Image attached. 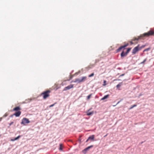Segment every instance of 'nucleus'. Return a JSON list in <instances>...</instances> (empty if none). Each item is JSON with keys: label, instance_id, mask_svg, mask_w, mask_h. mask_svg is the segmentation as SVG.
<instances>
[{"label": "nucleus", "instance_id": "f257e3e1", "mask_svg": "<svg viewBox=\"0 0 154 154\" xmlns=\"http://www.w3.org/2000/svg\"><path fill=\"white\" fill-rule=\"evenodd\" d=\"M50 92V91H47L42 93V94L43 95V97L44 99H46L49 96V93Z\"/></svg>", "mask_w": 154, "mask_h": 154}, {"label": "nucleus", "instance_id": "f03ea898", "mask_svg": "<svg viewBox=\"0 0 154 154\" xmlns=\"http://www.w3.org/2000/svg\"><path fill=\"white\" fill-rule=\"evenodd\" d=\"M30 122L29 119L26 118H23L21 122V124L25 125L26 124H28Z\"/></svg>", "mask_w": 154, "mask_h": 154}, {"label": "nucleus", "instance_id": "7ed1b4c3", "mask_svg": "<svg viewBox=\"0 0 154 154\" xmlns=\"http://www.w3.org/2000/svg\"><path fill=\"white\" fill-rule=\"evenodd\" d=\"M154 34V31H152V30H150V31H149V32H148L147 33H144L143 34V35L144 36H149L150 35H153Z\"/></svg>", "mask_w": 154, "mask_h": 154}, {"label": "nucleus", "instance_id": "20e7f679", "mask_svg": "<svg viewBox=\"0 0 154 154\" xmlns=\"http://www.w3.org/2000/svg\"><path fill=\"white\" fill-rule=\"evenodd\" d=\"M139 50V45H138L137 46L135 47L133 50L132 52V54H135Z\"/></svg>", "mask_w": 154, "mask_h": 154}, {"label": "nucleus", "instance_id": "39448f33", "mask_svg": "<svg viewBox=\"0 0 154 154\" xmlns=\"http://www.w3.org/2000/svg\"><path fill=\"white\" fill-rule=\"evenodd\" d=\"M73 85H70L66 87H65L64 89H63V91H66L67 90H69L71 88H73Z\"/></svg>", "mask_w": 154, "mask_h": 154}, {"label": "nucleus", "instance_id": "423d86ee", "mask_svg": "<svg viewBox=\"0 0 154 154\" xmlns=\"http://www.w3.org/2000/svg\"><path fill=\"white\" fill-rule=\"evenodd\" d=\"M128 45V44H127L126 45H125L124 46H122L121 47H119L117 50L118 51H119L121 50L122 48H124L126 47H127Z\"/></svg>", "mask_w": 154, "mask_h": 154}, {"label": "nucleus", "instance_id": "0eeeda50", "mask_svg": "<svg viewBox=\"0 0 154 154\" xmlns=\"http://www.w3.org/2000/svg\"><path fill=\"white\" fill-rule=\"evenodd\" d=\"M21 112L20 111H18L17 112H16L15 114H14V115H15L16 117H18L19 116L20 114H21Z\"/></svg>", "mask_w": 154, "mask_h": 154}, {"label": "nucleus", "instance_id": "6e6552de", "mask_svg": "<svg viewBox=\"0 0 154 154\" xmlns=\"http://www.w3.org/2000/svg\"><path fill=\"white\" fill-rule=\"evenodd\" d=\"M73 82L75 83L77 82L78 83H80L81 82V79H75V80Z\"/></svg>", "mask_w": 154, "mask_h": 154}, {"label": "nucleus", "instance_id": "1a4fd4ad", "mask_svg": "<svg viewBox=\"0 0 154 154\" xmlns=\"http://www.w3.org/2000/svg\"><path fill=\"white\" fill-rule=\"evenodd\" d=\"M109 96V94L105 95L101 99V100H105V99L108 98Z\"/></svg>", "mask_w": 154, "mask_h": 154}, {"label": "nucleus", "instance_id": "9d476101", "mask_svg": "<svg viewBox=\"0 0 154 154\" xmlns=\"http://www.w3.org/2000/svg\"><path fill=\"white\" fill-rule=\"evenodd\" d=\"M20 137V136H18L17 137L15 138L14 139H11V140L12 141H14L15 140H17Z\"/></svg>", "mask_w": 154, "mask_h": 154}, {"label": "nucleus", "instance_id": "9b49d317", "mask_svg": "<svg viewBox=\"0 0 154 154\" xmlns=\"http://www.w3.org/2000/svg\"><path fill=\"white\" fill-rule=\"evenodd\" d=\"M94 138V135H93L90 136L88 138V140H93Z\"/></svg>", "mask_w": 154, "mask_h": 154}, {"label": "nucleus", "instance_id": "f8f14e48", "mask_svg": "<svg viewBox=\"0 0 154 154\" xmlns=\"http://www.w3.org/2000/svg\"><path fill=\"white\" fill-rule=\"evenodd\" d=\"M87 115L88 116H90L92 115L93 113V112H90L89 110H88L87 112Z\"/></svg>", "mask_w": 154, "mask_h": 154}, {"label": "nucleus", "instance_id": "ddd939ff", "mask_svg": "<svg viewBox=\"0 0 154 154\" xmlns=\"http://www.w3.org/2000/svg\"><path fill=\"white\" fill-rule=\"evenodd\" d=\"M86 77L85 76L82 77L81 79H80L81 82H83L84 81L86 80Z\"/></svg>", "mask_w": 154, "mask_h": 154}, {"label": "nucleus", "instance_id": "4468645a", "mask_svg": "<svg viewBox=\"0 0 154 154\" xmlns=\"http://www.w3.org/2000/svg\"><path fill=\"white\" fill-rule=\"evenodd\" d=\"M127 54V53H124L123 52H122L121 54V56L122 57H123L126 56Z\"/></svg>", "mask_w": 154, "mask_h": 154}, {"label": "nucleus", "instance_id": "2eb2a0df", "mask_svg": "<svg viewBox=\"0 0 154 154\" xmlns=\"http://www.w3.org/2000/svg\"><path fill=\"white\" fill-rule=\"evenodd\" d=\"M20 107L17 106V107H16L13 110H14V111H17V110H20Z\"/></svg>", "mask_w": 154, "mask_h": 154}, {"label": "nucleus", "instance_id": "dca6fc26", "mask_svg": "<svg viewBox=\"0 0 154 154\" xmlns=\"http://www.w3.org/2000/svg\"><path fill=\"white\" fill-rule=\"evenodd\" d=\"M122 85V82L119 83L116 86V87L118 88H119Z\"/></svg>", "mask_w": 154, "mask_h": 154}, {"label": "nucleus", "instance_id": "f3484780", "mask_svg": "<svg viewBox=\"0 0 154 154\" xmlns=\"http://www.w3.org/2000/svg\"><path fill=\"white\" fill-rule=\"evenodd\" d=\"M63 145L62 144H60V147H59V150H63Z\"/></svg>", "mask_w": 154, "mask_h": 154}, {"label": "nucleus", "instance_id": "a211bd4d", "mask_svg": "<svg viewBox=\"0 0 154 154\" xmlns=\"http://www.w3.org/2000/svg\"><path fill=\"white\" fill-rule=\"evenodd\" d=\"M89 149H88V147L86 148L85 149H84L82 152L84 153H85L86 152V151L88 150Z\"/></svg>", "mask_w": 154, "mask_h": 154}, {"label": "nucleus", "instance_id": "6ab92c4d", "mask_svg": "<svg viewBox=\"0 0 154 154\" xmlns=\"http://www.w3.org/2000/svg\"><path fill=\"white\" fill-rule=\"evenodd\" d=\"M89 149H88V147L86 148L85 149H84L82 152L84 153H85L86 152V151L88 150Z\"/></svg>", "mask_w": 154, "mask_h": 154}, {"label": "nucleus", "instance_id": "aec40b11", "mask_svg": "<svg viewBox=\"0 0 154 154\" xmlns=\"http://www.w3.org/2000/svg\"><path fill=\"white\" fill-rule=\"evenodd\" d=\"M137 106V105L136 104H134L133 105H132V106L129 109H132L133 108L135 107H136Z\"/></svg>", "mask_w": 154, "mask_h": 154}, {"label": "nucleus", "instance_id": "412c9836", "mask_svg": "<svg viewBox=\"0 0 154 154\" xmlns=\"http://www.w3.org/2000/svg\"><path fill=\"white\" fill-rule=\"evenodd\" d=\"M150 48H146L145 49L144 51H143V52H145V51H149V50H150Z\"/></svg>", "mask_w": 154, "mask_h": 154}, {"label": "nucleus", "instance_id": "4be33fe9", "mask_svg": "<svg viewBox=\"0 0 154 154\" xmlns=\"http://www.w3.org/2000/svg\"><path fill=\"white\" fill-rule=\"evenodd\" d=\"M147 60L146 58L142 62L140 63V64H142L143 63Z\"/></svg>", "mask_w": 154, "mask_h": 154}, {"label": "nucleus", "instance_id": "5701e85b", "mask_svg": "<svg viewBox=\"0 0 154 154\" xmlns=\"http://www.w3.org/2000/svg\"><path fill=\"white\" fill-rule=\"evenodd\" d=\"M94 75V73H92L91 75H89L88 76H89V77H92V76H93Z\"/></svg>", "mask_w": 154, "mask_h": 154}, {"label": "nucleus", "instance_id": "b1692460", "mask_svg": "<svg viewBox=\"0 0 154 154\" xmlns=\"http://www.w3.org/2000/svg\"><path fill=\"white\" fill-rule=\"evenodd\" d=\"M104 84L103 85V86H105L106 85V80H104L103 81Z\"/></svg>", "mask_w": 154, "mask_h": 154}, {"label": "nucleus", "instance_id": "393cba45", "mask_svg": "<svg viewBox=\"0 0 154 154\" xmlns=\"http://www.w3.org/2000/svg\"><path fill=\"white\" fill-rule=\"evenodd\" d=\"M91 96V94H90L87 97V99H89L90 98Z\"/></svg>", "mask_w": 154, "mask_h": 154}, {"label": "nucleus", "instance_id": "a878e982", "mask_svg": "<svg viewBox=\"0 0 154 154\" xmlns=\"http://www.w3.org/2000/svg\"><path fill=\"white\" fill-rule=\"evenodd\" d=\"M55 103H54V104H52V105H51L49 106V107H52L53 106H54V104H55Z\"/></svg>", "mask_w": 154, "mask_h": 154}, {"label": "nucleus", "instance_id": "bb28decb", "mask_svg": "<svg viewBox=\"0 0 154 154\" xmlns=\"http://www.w3.org/2000/svg\"><path fill=\"white\" fill-rule=\"evenodd\" d=\"M131 49L130 48H128L127 49V51L126 53H127V54L130 51Z\"/></svg>", "mask_w": 154, "mask_h": 154}, {"label": "nucleus", "instance_id": "cd10ccee", "mask_svg": "<svg viewBox=\"0 0 154 154\" xmlns=\"http://www.w3.org/2000/svg\"><path fill=\"white\" fill-rule=\"evenodd\" d=\"M139 39V38H135V39H133L132 40H133V41H135V40H138Z\"/></svg>", "mask_w": 154, "mask_h": 154}, {"label": "nucleus", "instance_id": "c85d7f7f", "mask_svg": "<svg viewBox=\"0 0 154 154\" xmlns=\"http://www.w3.org/2000/svg\"><path fill=\"white\" fill-rule=\"evenodd\" d=\"M93 146H89L88 147V149H90V148H91Z\"/></svg>", "mask_w": 154, "mask_h": 154}, {"label": "nucleus", "instance_id": "c756f323", "mask_svg": "<svg viewBox=\"0 0 154 154\" xmlns=\"http://www.w3.org/2000/svg\"><path fill=\"white\" fill-rule=\"evenodd\" d=\"M124 75V74H122V75H120L119 77H121V76H123Z\"/></svg>", "mask_w": 154, "mask_h": 154}, {"label": "nucleus", "instance_id": "7c9ffc66", "mask_svg": "<svg viewBox=\"0 0 154 154\" xmlns=\"http://www.w3.org/2000/svg\"><path fill=\"white\" fill-rule=\"evenodd\" d=\"M13 124V122H12L10 124V125H11Z\"/></svg>", "mask_w": 154, "mask_h": 154}, {"label": "nucleus", "instance_id": "2f4dec72", "mask_svg": "<svg viewBox=\"0 0 154 154\" xmlns=\"http://www.w3.org/2000/svg\"><path fill=\"white\" fill-rule=\"evenodd\" d=\"M7 116V115H6V114L4 116H3V117H5Z\"/></svg>", "mask_w": 154, "mask_h": 154}, {"label": "nucleus", "instance_id": "473e14b6", "mask_svg": "<svg viewBox=\"0 0 154 154\" xmlns=\"http://www.w3.org/2000/svg\"><path fill=\"white\" fill-rule=\"evenodd\" d=\"M145 47V45H143L141 46V48H143Z\"/></svg>", "mask_w": 154, "mask_h": 154}, {"label": "nucleus", "instance_id": "72a5a7b5", "mask_svg": "<svg viewBox=\"0 0 154 154\" xmlns=\"http://www.w3.org/2000/svg\"><path fill=\"white\" fill-rule=\"evenodd\" d=\"M130 43L131 44H133V42H131Z\"/></svg>", "mask_w": 154, "mask_h": 154}, {"label": "nucleus", "instance_id": "f704fd0d", "mask_svg": "<svg viewBox=\"0 0 154 154\" xmlns=\"http://www.w3.org/2000/svg\"><path fill=\"white\" fill-rule=\"evenodd\" d=\"M107 134H106V135L104 136V137H106V136L107 135Z\"/></svg>", "mask_w": 154, "mask_h": 154}, {"label": "nucleus", "instance_id": "c9c22d12", "mask_svg": "<svg viewBox=\"0 0 154 154\" xmlns=\"http://www.w3.org/2000/svg\"><path fill=\"white\" fill-rule=\"evenodd\" d=\"M119 103V102L117 103V104H118Z\"/></svg>", "mask_w": 154, "mask_h": 154}, {"label": "nucleus", "instance_id": "e433bc0d", "mask_svg": "<svg viewBox=\"0 0 154 154\" xmlns=\"http://www.w3.org/2000/svg\"><path fill=\"white\" fill-rule=\"evenodd\" d=\"M88 140V139L86 141V142H87Z\"/></svg>", "mask_w": 154, "mask_h": 154}, {"label": "nucleus", "instance_id": "4c0bfd02", "mask_svg": "<svg viewBox=\"0 0 154 154\" xmlns=\"http://www.w3.org/2000/svg\"><path fill=\"white\" fill-rule=\"evenodd\" d=\"M116 106V105H114V106Z\"/></svg>", "mask_w": 154, "mask_h": 154}]
</instances>
